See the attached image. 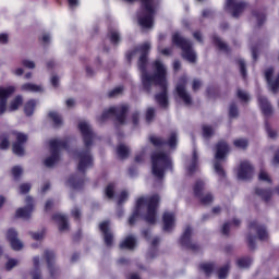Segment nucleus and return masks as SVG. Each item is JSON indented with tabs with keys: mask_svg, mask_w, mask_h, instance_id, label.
Listing matches in <instances>:
<instances>
[{
	"mask_svg": "<svg viewBox=\"0 0 279 279\" xmlns=\"http://www.w3.org/2000/svg\"><path fill=\"white\" fill-rule=\"evenodd\" d=\"M151 45L145 43L137 47L135 50L126 53V60L132 62V58L136 53H141L138 60V69L142 73V84L146 93H151L153 86H159L161 93L155 95V101L160 106V108H167L169 106V99L167 97V68L160 60H156L153 63V69H155V74L149 75L147 73V53H149Z\"/></svg>",
	"mask_w": 279,
	"mask_h": 279,
	"instance_id": "1",
	"label": "nucleus"
},
{
	"mask_svg": "<svg viewBox=\"0 0 279 279\" xmlns=\"http://www.w3.org/2000/svg\"><path fill=\"white\" fill-rule=\"evenodd\" d=\"M158 204H160V196L158 195H153L150 197H140L136 201V206L132 216L129 218L130 226H134L138 217H143L146 223L154 226V223H156Z\"/></svg>",
	"mask_w": 279,
	"mask_h": 279,
	"instance_id": "2",
	"label": "nucleus"
},
{
	"mask_svg": "<svg viewBox=\"0 0 279 279\" xmlns=\"http://www.w3.org/2000/svg\"><path fill=\"white\" fill-rule=\"evenodd\" d=\"M78 130L83 136L86 149L80 153H73L72 156L78 159L77 169L81 173H84L86 169H90V167H93V155L90 154V146L93 145V141H95V133L93 132L90 124H88L86 121H81L78 123Z\"/></svg>",
	"mask_w": 279,
	"mask_h": 279,
	"instance_id": "3",
	"label": "nucleus"
},
{
	"mask_svg": "<svg viewBox=\"0 0 279 279\" xmlns=\"http://www.w3.org/2000/svg\"><path fill=\"white\" fill-rule=\"evenodd\" d=\"M129 3H132L134 0H125ZM141 1V10L137 13L138 25L143 29H151L154 27V16H156V12L158 11V0H140Z\"/></svg>",
	"mask_w": 279,
	"mask_h": 279,
	"instance_id": "4",
	"label": "nucleus"
},
{
	"mask_svg": "<svg viewBox=\"0 0 279 279\" xmlns=\"http://www.w3.org/2000/svg\"><path fill=\"white\" fill-rule=\"evenodd\" d=\"M150 159L153 175L158 180L165 178V171H167V169H170V171L173 169V161L168 153L156 150L151 154Z\"/></svg>",
	"mask_w": 279,
	"mask_h": 279,
	"instance_id": "5",
	"label": "nucleus"
},
{
	"mask_svg": "<svg viewBox=\"0 0 279 279\" xmlns=\"http://www.w3.org/2000/svg\"><path fill=\"white\" fill-rule=\"evenodd\" d=\"M49 147L51 155L45 159L44 165L51 169V167H56V165H58V160H60V151L69 147V141L53 138L49 142Z\"/></svg>",
	"mask_w": 279,
	"mask_h": 279,
	"instance_id": "6",
	"label": "nucleus"
},
{
	"mask_svg": "<svg viewBox=\"0 0 279 279\" xmlns=\"http://www.w3.org/2000/svg\"><path fill=\"white\" fill-rule=\"evenodd\" d=\"M172 43L175 47L182 49V57L184 60H187V62L191 63L197 60V54L195 53V50H193V44L191 40H187L186 38L181 37L179 33H175L172 36Z\"/></svg>",
	"mask_w": 279,
	"mask_h": 279,
	"instance_id": "7",
	"label": "nucleus"
},
{
	"mask_svg": "<svg viewBox=\"0 0 279 279\" xmlns=\"http://www.w3.org/2000/svg\"><path fill=\"white\" fill-rule=\"evenodd\" d=\"M128 110H130L128 105L111 107L102 112L101 117L98 118V121L99 123H105V121H108V119L116 117V121H118L120 125H123V123H125V116L128 114Z\"/></svg>",
	"mask_w": 279,
	"mask_h": 279,
	"instance_id": "8",
	"label": "nucleus"
},
{
	"mask_svg": "<svg viewBox=\"0 0 279 279\" xmlns=\"http://www.w3.org/2000/svg\"><path fill=\"white\" fill-rule=\"evenodd\" d=\"M229 151H230V146H228V143L219 142L216 145V155H215L216 161L214 163V169L217 175H219V178H226V170H223V167L221 166V161L219 160H223Z\"/></svg>",
	"mask_w": 279,
	"mask_h": 279,
	"instance_id": "9",
	"label": "nucleus"
},
{
	"mask_svg": "<svg viewBox=\"0 0 279 279\" xmlns=\"http://www.w3.org/2000/svg\"><path fill=\"white\" fill-rule=\"evenodd\" d=\"M149 141L154 147L157 149H162L163 147H169L170 149H175L178 146V133L172 131L168 137V141L162 140V137L157 135H150Z\"/></svg>",
	"mask_w": 279,
	"mask_h": 279,
	"instance_id": "10",
	"label": "nucleus"
},
{
	"mask_svg": "<svg viewBox=\"0 0 279 279\" xmlns=\"http://www.w3.org/2000/svg\"><path fill=\"white\" fill-rule=\"evenodd\" d=\"M205 189H206V182H204L203 180H198L195 182L193 191H194L195 197L199 199L201 204H203V206H208V204H213L214 197H213V194L210 193L204 194Z\"/></svg>",
	"mask_w": 279,
	"mask_h": 279,
	"instance_id": "11",
	"label": "nucleus"
},
{
	"mask_svg": "<svg viewBox=\"0 0 279 279\" xmlns=\"http://www.w3.org/2000/svg\"><path fill=\"white\" fill-rule=\"evenodd\" d=\"M15 142L12 145V151L15 156H25V143L29 140L27 134L21 132H14Z\"/></svg>",
	"mask_w": 279,
	"mask_h": 279,
	"instance_id": "12",
	"label": "nucleus"
},
{
	"mask_svg": "<svg viewBox=\"0 0 279 279\" xmlns=\"http://www.w3.org/2000/svg\"><path fill=\"white\" fill-rule=\"evenodd\" d=\"M14 93H16V87L14 86H0V117L1 114H5L8 110V99H10Z\"/></svg>",
	"mask_w": 279,
	"mask_h": 279,
	"instance_id": "13",
	"label": "nucleus"
},
{
	"mask_svg": "<svg viewBox=\"0 0 279 279\" xmlns=\"http://www.w3.org/2000/svg\"><path fill=\"white\" fill-rule=\"evenodd\" d=\"M25 203V207L16 209L15 219H25L26 221L32 219V213H34V199L31 196H27Z\"/></svg>",
	"mask_w": 279,
	"mask_h": 279,
	"instance_id": "14",
	"label": "nucleus"
},
{
	"mask_svg": "<svg viewBox=\"0 0 279 279\" xmlns=\"http://www.w3.org/2000/svg\"><path fill=\"white\" fill-rule=\"evenodd\" d=\"M177 95L182 99L185 106H191L193 104V99L191 98V94L186 92V76H182L179 80V83L175 87Z\"/></svg>",
	"mask_w": 279,
	"mask_h": 279,
	"instance_id": "15",
	"label": "nucleus"
},
{
	"mask_svg": "<svg viewBox=\"0 0 279 279\" xmlns=\"http://www.w3.org/2000/svg\"><path fill=\"white\" fill-rule=\"evenodd\" d=\"M247 8L245 2H238L236 0H227L225 9L231 12L233 19H239L243 11Z\"/></svg>",
	"mask_w": 279,
	"mask_h": 279,
	"instance_id": "16",
	"label": "nucleus"
},
{
	"mask_svg": "<svg viewBox=\"0 0 279 279\" xmlns=\"http://www.w3.org/2000/svg\"><path fill=\"white\" fill-rule=\"evenodd\" d=\"M7 241H9L11 248L14 252H21L23 250V242L19 240V232L14 228H10L7 231Z\"/></svg>",
	"mask_w": 279,
	"mask_h": 279,
	"instance_id": "17",
	"label": "nucleus"
},
{
	"mask_svg": "<svg viewBox=\"0 0 279 279\" xmlns=\"http://www.w3.org/2000/svg\"><path fill=\"white\" fill-rule=\"evenodd\" d=\"M191 234H193V229H191V227H186L180 239V243L182 247H185L186 250H192V252H197V250H199V245L191 242Z\"/></svg>",
	"mask_w": 279,
	"mask_h": 279,
	"instance_id": "18",
	"label": "nucleus"
},
{
	"mask_svg": "<svg viewBox=\"0 0 279 279\" xmlns=\"http://www.w3.org/2000/svg\"><path fill=\"white\" fill-rule=\"evenodd\" d=\"M265 78H266V82H267L270 90H272V93H278V90H279V74L274 76V68H268L265 71Z\"/></svg>",
	"mask_w": 279,
	"mask_h": 279,
	"instance_id": "19",
	"label": "nucleus"
},
{
	"mask_svg": "<svg viewBox=\"0 0 279 279\" xmlns=\"http://www.w3.org/2000/svg\"><path fill=\"white\" fill-rule=\"evenodd\" d=\"M254 175V167L248 161H242L238 169L239 180H250Z\"/></svg>",
	"mask_w": 279,
	"mask_h": 279,
	"instance_id": "20",
	"label": "nucleus"
},
{
	"mask_svg": "<svg viewBox=\"0 0 279 279\" xmlns=\"http://www.w3.org/2000/svg\"><path fill=\"white\" fill-rule=\"evenodd\" d=\"M250 232H256L259 241H267L269 239V232H267V227L258 225V222L253 221L248 226Z\"/></svg>",
	"mask_w": 279,
	"mask_h": 279,
	"instance_id": "21",
	"label": "nucleus"
},
{
	"mask_svg": "<svg viewBox=\"0 0 279 279\" xmlns=\"http://www.w3.org/2000/svg\"><path fill=\"white\" fill-rule=\"evenodd\" d=\"M44 256L46 258V263L48 265L50 276L52 278L56 277L54 271H58V269L56 268V253H53V251L46 250L44 253Z\"/></svg>",
	"mask_w": 279,
	"mask_h": 279,
	"instance_id": "22",
	"label": "nucleus"
},
{
	"mask_svg": "<svg viewBox=\"0 0 279 279\" xmlns=\"http://www.w3.org/2000/svg\"><path fill=\"white\" fill-rule=\"evenodd\" d=\"M109 227H110L109 221H104L99 225V230L104 234L105 244L107 245V247H110L112 245V241H113V235L110 232Z\"/></svg>",
	"mask_w": 279,
	"mask_h": 279,
	"instance_id": "23",
	"label": "nucleus"
},
{
	"mask_svg": "<svg viewBox=\"0 0 279 279\" xmlns=\"http://www.w3.org/2000/svg\"><path fill=\"white\" fill-rule=\"evenodd\" d=\"M163 220V231L171 232L175 228V214L166 211L162 217Z\"/></svg>",
	"mask_w": 279,
	"mask_h": 279,
	"instance_id": "24",
	"label": "nucleus"
},
{
	"mask_svg": "<svg viewBox=\"0 0 279 279\" xmlns=\"http://www.w3.org/2000/svg\"><path fill=\"white\" fill-rule=\"evenodd\" d=\"M258 104L263 114L265 117H271L274 109L271 108V104H269V100L265 98V96H258Z\"/></svg>",
	"mask_w": 279,
	"mask_h": 279,
	"instance_id": "25",
	"label": "nucleus"
},
{
	"mask_svg": "<svg viewBox=\"0 0 279 279\" xmlns=\"http://www.w3.org/2000/svg\"><path fill=\"white\" fill-rule=\"evenodd\" d=\"M197 162H198L197 150L194 149L192 159L186 166L187 175H193V173H195V171H197V169H198Z\"/></svg>",
	"mask_w": 279,
	"mask_h": 279,
	"instance_id": "26",
	"label": "nucleus"
},
{
	"mask_svg": "<svg viewBox=\"0 0 279 279\" xmlns=\"http://www.w3.org/2000/svg\"><path fill=\"white\" fill-rule=\"evenodd\" d=\"M52 219L57 221V223H59L60 232H64L65 230H69V220L66 216L57 214L52 217Z\"/></svg>",
	"mask_w": 279,
	"mask_h": 279,
	"instance_id": "27",
	"label": "nucleus"
},
{
	"mask_svg": "<svg viewBox=\"0 0 279 279\" xmlns=\"http://www.w3.org/2000/svg\"><path fill=\"white\" fill-rule=\"evenodd\" d=\"M136 247V238L134 235L126 236L121 243V250H134Z\"/></svg>",
	"mask_w": 279,
	"mask_h": 279,
	"instance_id": "28",
	"label": "nucleus"
},
{
	"mask_svg": "<svg viewBox=\"0 0 279 279\" xmlns=\"http://www.w3.org/2000/svg\"><path fill=\"white\" fill-rule=\"evenodd\" d=\"M68 185H70L71 189H74V191H80V189L84 186V180L77 178V175H72L68 180Z\"/></svg>",
	"mask_w": 279,
	"mask_h": 279,
	"instance_id": "29",
	"label": "nucleus"
},
{
	"mask_svg": "<svg viewBox=\"0 0 279 279\" xmlns=\"http://www.w3.org/2000/svg\"><path fill=\"white\" fill-rule=\"evenodd\" d=\"M21 106H23V96L17 95V96L10 102L9 112H14V111L19 110V108H21Z\"/></svg>",
	"mask_w": 279,
	"mask_h": 279,
	"instance_id": "30",
	"label": "nucleus"
},
{
	"mask_svg": "<svg viewBox=\"0 0 279 279\" xmlns=\"http://www.w3.org/2000/svg\"><path fill=\"white\" fill-rule=\"evenodd\" d=\"M108 37L112 45H119V41L121 40V35L119 34V31H117V28H110Z\"/></svg>",
	"mask_w": 279,
	"mask_h": 279,
	"instance_id": "31",
	"label": "nucleus"
},
{
	"mask_svg": "<svg viewBox=\"0 0 279 279\" xmlns=\"http://www.w3.org/2000/svg\"><path fill=\"white\" fill-rule=\"evenodd\" d=\"M117 155L119 156V158L123 160L128 158V156H130V148L123 144H120L117 147Z\"/></svg>",
	"mask_w": 279,
	"mask_h": 279,
	"instance_id": "32",
	"label": "nucleus"
},
{
	"mask_svg": "<svg viewBox=\"0 0 279 279\" xmlns=\"http://www.w3.org/2000/svg\"><path fill=\"white\" fill-rule=\"evenodd\" d=\"M256 195H258L259 197H262V199H264V202H269V199H271V190H263V189H256L255 190Z\"/></svg>",
	"mask_w": 279,
	"mask_h": 279,
	"instance_id": "33",
	"label": "nucleus"
},
{
	"mask_svg": "<svg viewBox=\"0 0 279 279\" xmlns=\"http://www.w3.org/2000/svg\"><path fill=\"white\" fill-rule=\"evenodd\" d=\"M35 108H36V100H28L24 105V112H25L26 117H32V114H34Z\"/></svg>",
	"mask_w": 279,
	"mask_h": 279,
	"instance_id": "34",
	"label": "nucleus"
},
{
	"mask_svg": "<svg viewBox=\"0 0 279 279\" xmlns=\"http://www.w3.org/2000/svg\"><path fill=\"white\" fill-rule=\"evenodd\" d=\"M199 267L206 276H210L215 271V264L213 263H204L201 264Z\"/></svg>",
	"mask_w": 279,
	"mask_h": 279,
	"instance_id": "35",
	"label": "nucleus"
},
{
	"mask_svg": "<svg viewBox=\"0 0 279 279\" xmlns=\"http://www.w3.org/2000/svg\"><path fill=\"white\" fill-rule=\"evenodd\" d=\"M241 225V220L239 219H233L232 223L227 222L222 226V234H225L226 236H228V234H230V226H240Z\"/></svg>",
	"mask_w": 279,
	"mask_h": 279,
	"instance_id": "36",
	"label": "nucleus"
},
{
	"mask_svg": "<svg viewBox=\"0 0 279 279\" xmlns=\"http://www.w3.org/2000/svg\"><path fill=\"white\" fill-rule=\"evenodd\" d=\"M213 40L214 45H216L220 51H228V44L223 43L217 35H214Z\"/></svg>",
	"mask_w": 279,
	"mask_h": 279,
	"instance_id": "37",
	"label": "nucleus"
},
{
	"mask_svg": "<svg viewBox=\"0 0 279 279\" xmlns=\"http://www.w3.org/2000/svg\"><path fill=\"white\" fill-rule=\"evenodd\" d=\"M11 174L13 175L15 182H19V180H21V175H23V168L21 166H14L11 169Z\"/></svg>",
	"mask_w": 279,
	"mask_h": 279,
	"instance_id": "38",
	"label": "nucleus"
},
{
	"mask_svg": "<svg viewBox=\"0 0 279 279\" xmlns=\"http://www.w3.org/2000/svg\"><path fill=\"white\" fill-rule=\"evenodd\" d=\"M236 265H238V267H240V269H245V268L250 267V265H252V258L241 257L238 259Z\"/></svg>",
	"mask_w": 279,
	"mask_h": 279,
	"instance_id": "39",
	"label": "nucleus"
},
{
	"mask_svg": "<svg viewBox=\"0 0 279 279\" xmlns=\"http://www.w3.org/2000/svg\"><path fill=\"white\" fill-rule=\"evenodd\" d=\"M49 117L50 119L53 121L54 125L58 126V125H62V116L59 114L58 112L56 111H51L49 113Z\"/></svg>",
	"mask_w": 279,
	"mask_h": 279,
	"instance_id": "40",
	"label": "nucleus"
},
{
	"mask_svg": "<svg viewBox=\"0 0 279 279\" xmlns=\"http://www.w3.org/2000/svg\"><path fill=\"white\" fill-rule=\"evenodd\" d=\"M230 271V265L227 264L225 265L223 267H221L219 270H218V278L219 279H226L228 278V272Z\"/></svg>",
	"mask_w": 279,
	"mask_h": 279,
	"instance_id": "41",
	"label": "nucleus"
},
{
	"mask_svg": "<svg viewBox=\"0 0 279 279\" xmlns=\"http://www.w3.org/2000/svg\"><path fill=\"white\" fill-rule=\"evenodd\" d=\"M211 134H215V130L210 125H203V136L204 138H210Z\"/></svg>",
	"mask_w": 279,
	"mask_h": 279,
	"instance_id": "42",
	"label": "nucleus"
},
{
	"mask_svg": "<svg viewBox=\"0 0 279 279\" xmlns=\"http://www.w3.org/2000/svg\"><path fill=\"white\" fill-rule=\"evenodd\" d=\"M105 193L109 199H112L114 197V183L107 185Z\"/></svg>",
	"mask_w": 279,
	"mask_h": 279,
	"instance_id": "43",
	"label": "nucleus"
},
{
	"mask_svg": "<svg viewBox=\"0 0 279 279\" xmlns=\"http://www.w3.org/2000/svg\"><path fill=\"white\" fill-rule=\"evenodd\" d=\"M233 145L238 147L239 149H245L247 147V140L245 138H239L233 142Z\"/></svg>",
	"mask_w": 279,
	"mask_h": 279,
	"instance_id": "44",
	"label": "nucleus"
},
{
	"mask_svg": "<svg viewBox=\"0 0 279 279\" xmlns=\"http://www.w3.org/2000/svg\"><path fill=\"white\" fill-rule=\"evenodd\" d=\"M0 149L5 150L10 148V138L0 136Z\"/></svg>",
	"mask_w": 279,
	"mask_h": 279,
	"instance_id": "45",
	"label": "nucleus"
},
{
	"mask_svg": "<svg viewBox=\"0 0 279 279\" xmlns=\"http://www.w3.org/2000/svg\"><path fill=\"white\" fill-rule=\"evenodd\" d=\"M16 265H19V260H16L15 258H10L5 264V270L12 271V269H14Z\"/></svg>",
	"mask_w": 279,
	"mask_h": 279,
	"instance_id": "46",
	"label": "nucleus"
},
{
	"mask_svg": "<svg viewBox=\"0 0 279 279\" xmlns=\"http://www.w3.org/2000/svg\"><path fill=\"white\" fill-rule=\"evenodd\" d=\"M238 64L240 66V73L242 77L245 80V77H247V71L245 70V61L243 59H239Z\"/></svg>",
	"mask_w": 279,
	"mask_h": 279,
	"instance_id": "47",
	"label": "nucleus"
},
{
	"mask_svg": "<svg viewBox=\"0 0 279 279\" xmlns=\"http://www.w3.org/2000/svg\"><path fill=\"white\" fill-rule=\"evenodd\" d=\"M29 191H32V184H29V183H22L20 185V193H21V195H27V193H29Z\"/></svg>",
	"mask_w": 279,
	"mask_h": 279,
	"instance_id": "48",
	"label": "nucleus"
},
{
	"mask_svg": "<svg viewBox=\"0 0 279 279\" xmlns=\"http://www.w3.org/2000/svg\"><path fill=\"white\" fill-rule=\"evenodd\" d=\"M21 64H22V66H24V69H35L36 68V63L28 59L22 60Z\"/></svg>",
	"mask_w": 279,
	"mask_h": 279,
	"instance_id": "49",
	"label": "nucleus"
},
{
	"mask_svg": "<svg viewBox=\"0 0 279 279\" xmlns=\"http://www.w3.org/2000/svg\"><path fill=\"white\" fill-rule=\"evenodd\" d=\"M239 116V109H236V105L231 104L229 107V117L230 119H234V117Z\"/></svg>",
	"mask_w": 279,
	"mask_h": 279,
	"instance_id": "50",
	"label": "nucleus"
},
{
	"mask_svg": "<svg viewBox=\"0 0 279 279\" xmlns=\"http://www.w3.org/2000/svg\"><path fill=\"white\" fill-rule=\"evenodd\" d=\"M156 114V110L154 108H148L146 111V121L147 123H151L154 121V116Z\"/></svg>",
	"mask_w": 279,
	"mask_h": 279,
	"instance_id": "51",
	"label": "nucleus"
},
{
	"mask_svg": "<svg viewBox=\"0 0 279 279\" xmlns=\"http://www.w3.org/2000/svg\"><path fill=\"white\" fill-rule=\"evenodd\" d=\"M258 179L262 182H269V183L271 182V178H269V174L265 170H260Z\"/></svg>",
	"mask_w": 279,
	"mask_h": 279,
	"instance_id": "52",
	"label": "nucleus"
},
{
	"mask_svg": "<svg viewBox=\"0 0 279 279\" xmlns=\"http://www.w3.org/2000/svg\"><path fill=\"white\" fill-rule=\"evenodd\" d=\"M265 128L269 138H276V136H278V133H276V131L271 130V126H269V122H265Z\"/></svg>",
	"mask_w": 279,
	"mask_h": 279,
	"instance_id": "53",
	"label": "nucleus"
},
{
	"mask_svg": "<svg viewBox=\"0 0 279 279\" xmlns=\"http://www.w3.org/2000/svg\"><path fill=\"white\" fill-rule=\"evenodd\" d=\"M247 243H248L250 250H255V247H256V236H254V235H252V233H250L247 235Z\"/></svg>",
	"mask_w": 279,
	"mask_h": 279,
	"instance_id": "54",
	"label": "nucleus"
},
{
	"mask_svg": "<svg viewBox=\"0 0 279 279\" xmlns=\"http://www.w3.org/2000/svg\"><path fill=\"white\" fill-rule=\"evenodd\" d=\"M238 97L241 99V101H250V95L247 94V92L239 89Z\"/></svg>",
	"mask_w": 279,
	"mask_h": 279,
	"instance_id": "55",
	"label": "nucleus"
},
{
	"mask_svg": "<svg viewBox=\"0 0 279 279\" xmlns=\"http://www.w3.org/2000/svg\"><path fill=\"white\" fill-rule=\"evenodd\" d=\"M123 93V87L118 86L114 89H112L111 92H109V97H117L118 95H121Z\"/></svg>",
	"mask_w": 279,
	"mask_h": 279,
	"instance_id": "56",
	"label": "nucleus"
},
{
	"mask_svg": "<svg viewBox=\"0 0 279 279\" xmlns=\"http://www.w3.org/2000/svg\"><path fill=\"white\" fill-rule=\"evenodd\" d=\"M253 16H255L258 25H263V23H265V13H253Z\"/></svg>",
	"mask_w": 279,
	"mask_h": 279,
	"instance_id": "57",
	"label": "nucleus"
},
{
	"mask_svg": "<svg viewBox=\"0 0 279 279\" xmlns=\"http://www.w3.org/2000/svg\"><path fill=\"white\" fill-rule=\"evenodd\" d=\"M22 90H31V93H36V84L26 83L22 85Z\"/></svg>",
	"mask_w": 279,
	"mask_h": 279,
	"instance_id": "58",
	"label": "nucleus"
},
{
	"mask_svg": "<svg viewBox=\"0 0 279 279\" xmlns=\"http://www.w3.org/2000/svg\"><path fill=\"white\" fill-rule=\"evenodd\" d=\"M126 201H128V192L126 191H122L120 193V196H119V199H118V206H121V204H123Z\"/></svg>",
	"mask_w": 279,
	"mask_h": 279,
	"instance_id": "59",
	"label": "nucleus"
},
{
	"mask_svg": "<svg viewBox=\"0 0 279 279\" xmlns=\"http://www.w3.org/2000/svg\"><path fill=\"white\" fill-rule=\"evenodd\" d=\"M8 40H9L8 34L5 33L0 34V45H8Z\"/></svg>",
	"mask_w": 279,
	"mask_h": 279,
	"instance_id": "60",
	"label": "nucleus"
},
{
	"mask_svg": "<svg viewBox=\"0 0 279 279\" xmlns=\"http://www.w3.org/2000/svg\"><path fill=\"white\" fill-rule=\"evenodd\" d=\"M202 87V82L199 80H194L192 88L193 90H199V88Z\"/></svg>",
	"mask_w": 279,
	"mask_h": 279,
	"instance_id": "61",
	"label": "nucleus"
},
{
	"mask_svg": "<svg viewBox=\"0 0 279 279\" xmlns=\"http://www.w3.org/2000/svg\"><path fill=\"white\" fill-rule=\"evenodd\" d=\"M143 160H145V150L135 156V162H143Z\"/></svg>",
	"mask_w": 279,
	"mask_h": 279,
	"instance_id": "62",
	"label": "nucleus"
},
{
	"mask_svg": "<svg viewBox=\"0 0 279 279\" xmlns=\"http://www.w3.org/2000/svg\"><path fill=\"white\" fill-rule=\"evenodd\" d=\"M81 215H82V213L76 207L74 209H72V216L74 219H80Z\"/></svg>",
	"mask_w": 279,
	"mask_h": 279,
	"instance_id": "63",
	"label": "nucleus"
},
{
	"mask_svg": "<svg viewBox=\"0 0 279 279\" xmlns=\"http://www.w3.org/2000/svg\"><path fill=\"white\" fill-rule=\"evenodd\" d=\"M60 83V78H58V76H52L51 77V85L54 87V88H58V84Z\"/></svg>",
	"mask_w": 279,
	"mask_h": 279,
	"instance_id": "64",
	"label": "nucleus"
}]
</instances>
